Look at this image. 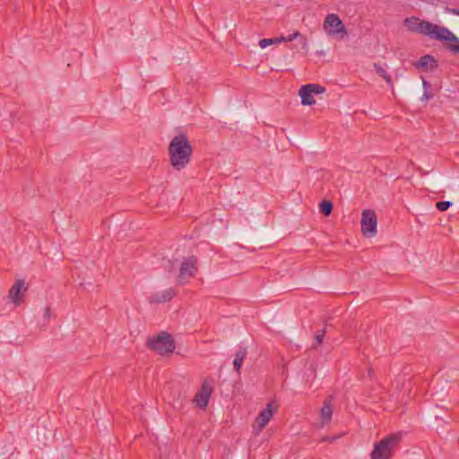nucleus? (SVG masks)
<instances>
[{"mask_svg": "<svg viewBox=\"0 0 459 459\" xmlns=\"http://www.w3.org/2000/svg\"><path fill=\"white\" fill-rule=\"evenodd\" d=\"M404 25L411 32L428 36L432 39L448 42L445 48L455 54H459V38L447 28L429 21H420L416 17L406 18Z\"/></svg>", "mask_w": 459, "mask_h": 459, "instance_id": "1", "label": "nucleus"}, {"mask_svg": "<svg viewBox=\"0 0 459 459\" xmlns=\"http://www.w3.org/2000/svg\"><path fill=\"white\" fill-rule=\"evenodd\" d=\"M169 162L176 170L184 169L191 161L193 147L184 133L175 135L168 147Z\"/></svg>", "mask_w": 459, "mask_h": 459, "instance_id": "2", "label": "nucleus"}, {"mask_svg": "<svg viewBox=\"0 0 459 459\" xmlns=\"http://www.w3.org/2000/svg\"><path fill=\"white\" fill-rule=\"evenodd\" d=\"M402 440V433L389 435L376 443L370 454L371 459H390Z\"/></svg>", "mask_w": 459, "mask_h": 459, "instance_id": "3", "label": "nucleus"}, {"mask_svg": "<svg viewBox=\"0 0 459 459\" xmlns=\"http://www.w3.org/2000/svg\"><path fill=\"white\" fill-rule=\"evenodd\" d=\"M147 346L158 352L159 354L164 355L171 353L175 350V342L170 334L162 332L156 337L149 338L147 341Z\"/></svg>", "mask_w": 459, "mask_h": 459, "instance_id": "4", "label": "nucleus"}, {"mask_svg": "<svg viewBox=\"0 0 459 459\" xmlns=\"http://www.w3.org/2000/svg\"><path fill=\"white\" fill-rule=\"evenodd\" d=\"M323 28L329 36H340L343 39L348 35L346 27L343 25L340 17L335 13H329L326 15Z\"/></svg>", "mask_w": 459, "mask_h": 459, "instance_id": "5", "label": "nucleus"}, {"mask_svg": "<svg viewBox=\"0 0 459 459\" xmlns=\"http://www.w3.org/2000/svg\"><path fill=\"white\" fill-rule=\"evenodd\" d=\"M361 232L366 237H374L377 233V220L375 211L367 209L361 214Z\"/></svg>", "mask_w": 459, "mask_h": 459, "instance_id": "6", "label": "nucleus"}, {"mask_svg": "<svg viewBox=\"0 0 459 459\" xmlns=\"http://www.w3.org/2000/svg\"><path fill=\"white\" fill-rule=\"evenodd\" d=\"M196 264L197 258L195 256H189L183 260L178 276V282L179 284H184L186 280L195 277L197 272Z\"/></svg>", "mask_w": 459, "mask_h": 459, "instance_id": "7", "label": "nucleus"}, {"mask_svg": "<svg viewBox=\"0 0 459 459\" xmlns=\"http://www.w3.org/2000/svg\"><path fill=\"white\" fill-rule=\"evenodd\" d=\"M212 391V385L208 380H204L200 390L196 393L194 402L200 408H205L208 405L209 398Z\"/></svg>", "mask_w": 459, "mask_h": 459, "instance_id": "8", "label": "nucleus"}, {"mask_svg": "<svg viewBox=\"0 0 459 459\" xmlns=\"http://www.w3.org/2000/svg\"><path fill=\"white\" fill-rule=\"evenodd\" d=\"M277 410V405L273 409V403H267L266 407L262 410L259 415L255 419V426L258 430H262L271 420L274 411Z\"/></svg>", "mask_w": 459, "mask_h": 459, "instance_id": "9", "label": "nucleus"}, {"mask_svg": "<svg viewBox=\"0 0 459 459\" xmlns=\"http://www.w3.org/2000/svg\"><path fill=\"white\" fill-rule=\"evenodd\" d=\"M175 296L176 291L172 288H169L167 290L152 293L149 297V301L150 303H164L169 301Z\"/></svg>", "mask_w": 459, "mask_h": 459, "instance_id": "10", "label": "nucleus"}, {"mask_svg": "<svg viewBox=\"0 0 459 459\" xmlns=\"http://www.w3.org/2000/svg\"><path fill=\"white\" fill-rule=\"evenodd\" d=\"M24 285L25 282L23 280H17L9 290L8 296L10 299L16 305H20L22 303L20 294L22 292V290H26Z\"/></svg>", "mask_w": 459, "mask_h": 459, "instance_id": "11", "label": "nucleus"}, {"mask_svg": "<svg viewBox=\"0 0 459 459\" xmlns=\"http://www.w3.org/2000/svg\"><path fill=\"white\" fill-rule=\"evenodd\" d=\"M417 68L433 71L437 67V62L431 55H425L415 64Z\"/></svg>", "mask_w": 459, "mask_h": 459, "instance_id": "12", "label": "nucleus"}, {"mask_svg": "<svg viewBox=\"0 0 459 459\" xmlns=\"http://www.w3.org/2000/svg\"><path fill=\"white\" fill-rule=\"evenodd\" d=\"M299 94L301 99V104L304 106H311L315 104L313 93L308 84L302 85L299 89Z\"/></svg>", "mask_w": 459, "mask_h": 459, "instance_id": "13", "label": "nucleus"}, {"mask_svg": "<svg viewBox=\"0 0 459 459\" xmlns=\"http://www.w3.org/2000/svg\"><path fill=\"white\" fill-rule=\"evenodd\" d=\"M331 399H332V397H330L328 400H325L324 402V404H323L321 410H320V417L322 420V423L324 425L329 423L332 419L333 406L331 403Z\"/></svg>", "mask_w": 459, "mask_h": 459, "instance_id": "14", "label": "nucleus"}, {"mask_svg": "<svg viewBox=\"0 0 459 459\" xmlns=\"http://www.w3.org/2000/svg\"><path fill=\"white\" fill-rule=\"evenodd\" d=\"M247 348H239V350H238L234 355V359H233V367H234V369L235 371L238 372L240 368H241V365L243 363V360L244 359L246 358L247 356Z\"/></svg>", "mask_w": 459, "mask_h": 459, "instance_id": "15", "label": "nucleus"}, {"mask_svg": "<svg viewBox=\"0 0 459 459\" xmlns=\"http://www.w3.org/2000/svg\"><path fill=\"white\" fill-rule=\"evenodd\" d=\"M373 66H374L376 73L380 77H382L387 82L388 85L393 86L391 75L386 72V70L381 65H379L377 63H374Z\"/></svg>", "mask_w": 459, "mask_h": 459, "instance_id": "16", "label": "nucleus"}, {"mask_svg": "<svg viewBox=\"0 0 459 459\" xmlns=\"http://www.w3.org/2000/svg\"><path fill=\"white\" fill-rule=\"evenodd\" d=\"M284 42L292 41L294 39H299L302 44L303 48H307V42L305 36H303L299 30H296L292 34H290L288 37H283Z\"/></svg>", "mask_w": 459, "mask_h": 459, "instance_id": "17", "label": "nucleus"}, {"mask_svg": "<svg viewBox=\"0 0 459 459\" xmlns=\"http://www.w3.org/2000/svg\"><path fill=\"white\" fill-rule=\"evenodd\" d=\"M333 203L328 200H324L319 204V211L325 216H329L333 211Z\"/></svg>", "mask_w": 459, "mask_h": 459, "instance_id": "18", "label": "nucleus"}, {"mask_svg": "<svg viewBox=\"0 0 459 459\" xmlns=\"http://www.w3.org/2000/svg\"><path fill=\"white\" fill-rule=\"evenodd\" d=\"M281 42H284L283 36L276 37V38H273V39H263L259 41V46L262 48H264L272 44L281 43Z\"/></svg>", "mask_w": 459, "mask_h": 459, "instance_id": "19", "label": "nucleus"}, {"mask_svg": "<svg viewBox=\"0 0 459 459\" xmlns=\"http://www.w3.org/2000/svg\"><path fill=\"white\" fill-rule=\"evenodd\" d=\"M325 332H326V328L325 326L321 329V330H318L315 335H314V340H315V343L312 345V347L314 349H316L318 345H320L323 342V339L325 337Z\"/></svg>", "mask_w": 459, "mask_h": 459, "instance_id": "20", "label": "nucleus"}, {"mask_svg": "<svg viewBox=\"0 0 459 459\" xmlns=\"http://www.w3.org/2000/svg\"><path fill=\"white\" fill-rule=\"evenodd\" d=\"M452 206V202L450 201H440L436 204V207L440 212H445L448 210Z\"/></svg>", "mask_w": 459, "mask_h": 459, "instance_id": "21", "label": "nucleus"}, {"mask_svg": "<svg viewBox=\"0 0 459 459\" xmlns=\"http://www.w3.org/2000/svg\"><path fill=\"white\" fill-rule=\"evenodd\" d=\"M313 94H321L325 91V88L319 84L308 83Z\"/></svg>", "mask_w": 459, "mask_h": 459, "instance_id": "22", "label": "nucleus"}, {"mask_svg": "<svg viewBox=\"0 0 459 459\" xmlns=\"http://www.w3.org/2000/svg\"><path fill=\"white\" fill-rule=\"evenodd\" d=\"M163 266L169 272H172L174 270V264L170 260L163 259Z\"/></svg>", "mask_w": 459, "mask_h": 459, "instance_id": "23", "label": "nucleus"}, {"mask_svg": "<svg viewBox=\"0 0 459 459\" xmlns=\"http://www.w3.org/2000/svg\"><path fill=\"white\" fill-rule=\"evenodd\" d=\"M434 95L432 93L428 92V91H424V93L421 97V100H429L433 99Z\"/></svg>", "mask_w": 459, "mask_h": 459, "instance_id": "24", "label": "nucleus"}, {"mask_svg": "<svg viewBox=\"0 0 459 459\" xmlns=\"http://www.w3.org/2000/svg\"><path fill=\"white\" fill-rule=\"evenodd\" d=\"M446 12L448 13H452V14L459 16V9L458 8L446 7Z\"/></svg>", "mask_w": 459, "mask_h": 459, "instance_id": "25", "label": "nucleus"}, {"mask_svg": "<svg viewBox=\"0 0 459 459\" xmlns=\"http://www.w3.org/2000/svg\"><path fill=\"white\" fill-rule=\"evenodd\" d=\"M50 316H51V309H50V307H47L45 308L44 318H45V319H49V318H50Z\"/></svg>", "mask_w": 459, "mask_h": 459, "instance_id": "26", "label": "nucleus"}, {"mask_svg": "<svg viewBox=\"0 0 459 459\" xmlns=\"http://www.w3.org/2000/svg\"><path fill=\"white\" fill-rule=\"evenodd\" d=\"M422 86L424 88V91H428V89L430 87V84L425 81L424 79L422 80Z\"/></svg>", "mask_w": 459, "mask_h": 459, "instance_id": "27", "label": "nucleus"}]
</instances>
